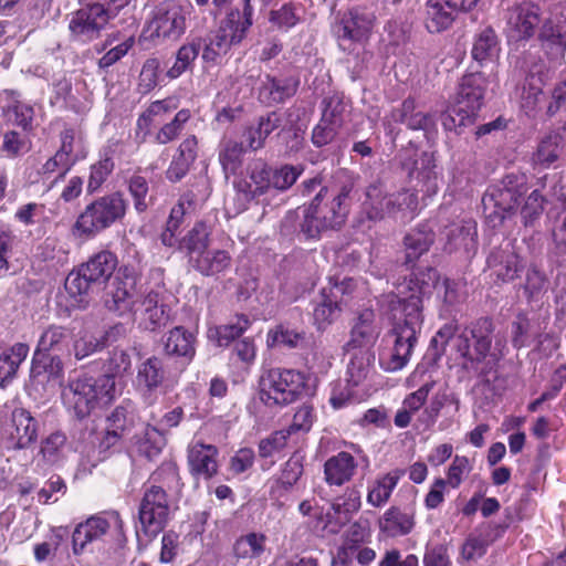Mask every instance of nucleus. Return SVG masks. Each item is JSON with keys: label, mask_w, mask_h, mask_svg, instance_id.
Returning a JSON list of instances; mask_svg holds the SVG:
<instances>
[{"label": "nucleus", "mask_w": 566, "mask_h": 566, "mask_svg": "<svg viewBox=\"0 0 566 566\" xmlns=\"http://www.w3.org/2000/svg\"><path fill=\"white\" fill-rule=\"evenodd\" d=\"M438 279L434 268L415 270L403 279L397 287L401 317L382 338V344H390L412 355L424 321L423 301L431 296Z\"/></svg>", "instance_id": "obj_1"}, {"label": "nucleus", "mask_w": 566, "mask_h": 566, "mask_svg": "<svg viewBox=\"0 0 566 566\" xmlns=\"http://www.w3.org/2000/svg\"><path fill=\"white\" fill-rule=\"evenodd\" d=\"M494 329L493 319L483 316L472 322L455 337L454 349L462 359L463 369L485 376L488 370L480 369V366L488 358L494 364L503 358L505 344L501 345L500 342H496L494 352H491Z\"/></svg>", "instance_id": "obj_2"}, {"label": "nucleus", "mask_w": 566, "mask_h": 566, "mask_svg": "<svg viewBox=\"0 0 566 566\" xmlns=\"http://www.w3.org/2000/svg\"><path fill=\"white\" fill-rule=\"evenodd\" d=\"M145 263L139 252L118 266L105 292V307L119 317L135 316L137 304L144 294Z\"/></svg>", "instance_id": "obj_3"}, {"label": "nucleus", "mask_w": 566, "mask_h": 566, "mask_svg": "<svg viewBox=\"0 0 566 566\" xmlns=\"http://www.w3.org/2000/svg\"><path fill=\"white\" fill-rule=\"evenodd\" d=\"M401 167L407 171L410 181H416L413 190L403 189L397 193L389 195V217H396L398 213L409 212L415 214L418 210V192L424 197H431L438 191V181L436 172V163L431 154L422 151L415 154V157H405L401 160Z\"/></svg>", "instance_id": "obj_4"}, {"label": "nucleus", "mask_w": 566, "mask_h": 566, "mask_svg": "<svg viewBox=\"0 0 566 566\" xmlns=\"http://www.w3.org/2000/svg\"><path fill=\"white\" fill-rule=\"evenodd\" d=\"M488 78L482 72L464 74L459 83L453 103L440 116L444 130L460 135L475 124L483 105Z\"/></svg>", "instance_id": "obj_5"}, {"label": "nucleus", "mask_w": 566, "mask_h": 566, "mask_svg": "<svg viewBox=\"0 0 566 566\" xmlns=\"http://www.w3.org/2000/svg\"><path fill=\"white\" fill-rule=\"evenodd\" d=\"M310 376L296 368L271 367L259 379V398L269 408L287 407L311 392Z\"/></svg>", "instance_id": "obj_6"}, {"label": "nucleus", "mask_w": 566, "mask_h": 566, "mask_svg": "<svg viewBox=\"0 0 566 566\" xmlns=\"http://www.w3.org/2000/svg\"><path fill=\"white\" fill-rule=\"evenodd\" d=\"M128 209V202L120 191L106 193L94 199L80 212L71 228L74 238L91 240L122 222Z\"/></svg>", "instance_id": "obj_7"}, {"label": "nucleus", "mask_w": 566, "mask_h": 566, "mask_svg": "<svg viewBox=\"0 0 566 566\" xmlns=\"http://www.w3.org/2000/svg\"><path fill=\"white\" fill-rule=\"evenodd\" d=\"M115 392V382L107 377L83 376L69 382L62 398L69 411L78 419L87 418L99 400L108 402Z\"/></svg>", "instance_id": "obj_8"}, {"label": "nucleus", "mask_w": 566, "mask_h": 566, "mask_svg": "<svg viewBox=\"0 0 566 566\" xmlns=\"http://www.w3.org/2000/svg\"><path fill=\"white\" fill-rule=\"evenodd\" d=\"M165 270L153 268L150 275L158 279L151 287H146L137 304L140 324L146 331L157 332L167 326L172 319L171 307L165 301L166 285L164 282Z\"/></svg>", "instance_id": "obj_9"}, {"label": "nucleus", "mask_w": 566, "mask_h": 566, "mask_svg": "<svg viewBox=\"0 0 566 566\" xmlns=\"http://www.w3.org/2000/svg\"><path fill=\"white\" fill-rule=\"evenodd\" d=\"M139 528L137 537L143 534L147 541L161 533L169 520V503L166 491L160 486H145L138 507Z\"/></svg>", "instance_id": "obj_10"}, {"label": "nucleus", "mask_w": 566, "mask_h": 566, "mask_svg": "<svg viewBox=\"0 0 566 566\" xmlns=\"http://www.w3.org/2000/svg\"><path fill=\"white\" fill-rule=\"evenodd\" d=\"M374 13L363 7H353L342 13L334 25V33L343 50H353L369 39L374 23Z\"/></svg>", "instance_id": "obj_11"}, {"label": "nucleus", "mask_w": 566, "mask_h": 566, "mask_svg": "<svg viewBox=\"0 0 566 566\" xmlns=\"http://www.w3.org/2000/svg\"><path fill=\"white\" fill-rule=\"evenodd\" d=\"M109 20L105 4L93 2L80 8L69 22L71 41L78 44L93 42L101 36Z\"/></svg>", "instance_id": "obj_12"}, {"label": "nucleus", "mask_w": 566, "mask_h": 566, "mask_svg": "<svg viewBox=\"0 0 566 566\" xmlns=\"http://www.w3.org/2000/svg\"><path fill=\"white\" fill-rule=\"evenodd\" d=\"M39 422L24 408H14L2 426L0 440L7 450H23L36 442Z\"/></svg>", "instance_id": "obj_13"}, {"label": "nucleus", "mask_w": 566, "mask_h": 566, "mask_svg": "<svg viewBox=\"0 0 566 566\" xmlns=\"http://www.w3.org/2000/svg\"><path fill=\"white\" fill-rule=\"evenodd\" d=\"M186 31V17L182 8L174 2H163L159 4L153 19L148 22L144 33L151 41L155 40H177Z\"/></svg>", "instance_id": "obj_14"}, {"label": "nucleus", "mask_w": 566, "mask_h": 566, "mask_svg": "<svg viewBox=\"0 0 566 566\" xmlns=\"http://www.w3.org/2000/svg\"><path fill=\"white\" fill-rule=\"evenodd\" d=\"M350 191L352 186L348 185H344L336 192L324 186L310 202L315 213L328 218L326 226L329 230L339 229L345 223L348 214L346 200Z\"/></svg>", "instance_id": "obj_15"}, {"label": "nucleus", "mask_w": 566, "mask_h": 566, "mask_svg": "<svg viewBox=\"0 0 566 566\" xmlns=\"http://www.w3.org/2000/svg\"><path fill=\"white\" fill-rule=\"evenodd\" d=\"M114 526L118 532L123 531L124 522L118 512L113 511L103 515H94L80 523L72 534V546L75 555L82 554L86 546L101 539Z\"/></svg>", "instance_id": "obj_16"}, {"label": "nucleus", "mask_w": 566, "mask_h": 566, "mask_svg": "<svg viewBox=\"0 0 566 566\" xmlns=\"http://www.w3.org/2000/svg\"><path fill=\"white\" fill-rule=\"evenodd\" d=\"M542 22L541 8L524 1L507 10L506 32L509 39L521 42L532 39Z\"/></svg>", "instance_id": "obj_17"}, {"label": "nucleus", "mask_w": 566, "mask_h": 566, "mask_svg": "<svg viewBox=\"0 0 566 566\" xmlns=\"http://www.w3.org/2000/svg\"><path fill=\"white\" fill-rule=\"evenodd\" d=\"M233 187L238 195L242 196L244 200L242 210H245L247 203L270 190L271 166L262 158L252 159L247 166V176L235 179Z\"/></svg>", "instance_id": "obj_18"}, {"label": "nucleus", "mask_w": 566, "mask_h": 566, "mask_svg": "<svg viewBox=\"0 0 566 566\" xmlns=\"http://www.w3.org/2000/svg\"><path fill=\"white\" fill-rule=\"evenodd\" d=\"M218 458L216 446L201 441L191 443L187 453L189 473L196 479L211 480L219 473Z\"/></svg>", "instance_id": "obj_19"}, {"label": "nucleus", "mask_w": 566, "mask_h": 566, "mask_svg": "<svg viewBox=\"0 0 566 566\" xmlns=\"http://www.w3.org/2000/svg\"><path fill=\"white\" fill-rule=\"evenodd\" d=\"M379 535L384 538L407 536L416 526V509L389 506L377 521Z\"/></svg>", "instance_id": "obj_20"}, {"label": "nucleus", "mask_w": 566, "mask_h": 566, "mask_svg": "<svg viewBox=\"0 0 566 566\" xmlns=\"http://www.w3.org/2000/svg\"><path fill=\"white\" fill-rule=\"evenodd\" d=\"M137 388L144 401L151 406L156 402V391L161 389L166 380L164 361L157 356L148 357L137 369Z\"/></svg>", "instance_id": "obj_21"}, {"label": "nucleus", "mask_w": 566, "mask_h": 566, "mask_svg": "<svg viewBox=\"0 0 566 566\" xmlns=\"http://www.w3.org/2000/svg\"><path fill=\"white\" fill-rule=\"evenodd\" d=\"M358 465L359 462L352 452L339 451L324 462V481L331 488H340L354 479Z\"/></svg>", "instance_id": "obj_22"}, {"label": "nucleus", "mask_w": 566, "mask_h": 566, "mask_svg": "<svg viewBox=\"0 0 566 566\" xmlns=\"http://www.w3.org/2000/svg\"><path fill=\"white\" fill-rule=\"evenodd\" d=\"M3 104L1 105V115L6 123L20 127L25 133H32L34 108L30 104L22 102L19 94L14 91H4L0 95Z\"/></svg>", "instance_id": "obj_23"}, {"label": "nucleus", "mask_w": 566, "mask_h": 566, "mask_svg": "<svg viewBox=\"0 0 566 566\" xmlns=\"http://www.w3.org/2000/svg\"><path fill=\"white\" fill-rule=\"evenodd\" d=\"M211 234V227L206 221L198 220L179 240L178 251L187 258L189 266L209 249Z\"/></svg>", "instance_id": "obj_24"}, {"label": "nucleus", "mask_w": 566, "mask_h": 566, "mask_svg": "<svg viewBox=\"0 0 566 566\" xmlns=\"http://www.w3.org/2000/svg\"><path fill=\"white\" fill-rule=\"evenodd\" d=\"M73 333L61 325L52 324L48 326L39 337L35 348V356L40 354H53L71 358Z\"/></svg>", "instance_id": "obj_25"}, {"label": "nucleus", "mask_w": 566, "mask_h": 566, "mask_svg": "<svg viewBox=\"0 0 566 566\" xmlns=\"http://www.w3.org/2000/svg\"><path fill=\"white\" fill-rule=\"evenodd\" d=\"M490 276L495 284L513 281L522 270L520 256L510 250L494 249L486 259Z\"/></svg>", "instance_id": "obj_26"}, {"label": "nucleus", "mask_w": 566, "mask_h": 566, "mask_svg": "<svg viewBox=\"0 0 566 566\" xmlns=\"http://www.w3.org/2000/svg\"><path fill=\"white\" fill-rule=\"evenodd\" d=\"M198 139L196 135L187 136L177 147L171 161L165 172L167 180L178 182L189 172L197 159Z\"/></svg>", "instance_id": "obj_27"}, {"label": "nucleus", "mask_w": 566, "mask_h": 566, "mask_svg": "<svg viewBox=\"0 0 566 566\" xmlns=\"http://www.w3.org/2000/svg\"><path fill=\"white\" fill-rule=\"evenodd\" d=\"M298 86L297 77H276L268 74L259 88V97L268 105L283 104L296 94Z\"/></svg>", "instance_id": "obj_28"}, {"label": "nucleus", "mask_w": 566, "mask_h": 566, "mask_svg": "<svg viewBox=\"0 0 566 566\" xmlns=\"http://www.w3.org/2000/svg\"><path fill=\"white\" fill-rule=\"evenodd\" d=\"M434 242V232L427 224H420L411 229L403 238L405 264L415 270L427 269L428 266H416L421 255L427 253Z\"/></svg>", "instance_id": "obj_29"}, {"label": "nucleus", "mask_w": 566, "mask_h": 566, "mask_svg": "<svg viewBox=\"0 0 566 566\" xmlns=\"http://www.w3.org/2000/svg\"><path fill=\"white\" fill-rule=\"evenodd\" d=\"M197 336L184 326H175L164 337V352L167 356L189 364L196 356Z\"/></svg>", "instance_id": "obj_30"}, {"label": "nucleus", "mask_w": 566, "mask_h": 566, "mask_svg": "<svg viewBox=\"0 0 566 566\" xmlns=\"http://www.w3.org/2000/svg\"><path fill=\"white\" fill-rule=\"evenodd\" d=\"M459 11L454 0H428L426 3L424 24L430 33H439L449 29Z\"/></svg>", "instance_id": "obj_31"}, {"label": "nucleus", "mask_w": 566, "mask_h": 566, "mask_svg": "<svg viewBox=\"0 0 566 566\" xmlns=\"http://www.w3.org/2000/svg\"><path fill=\"white\" fill-rule=\"evenodd\" d=\"M478 224L473 219H463L452 223L447 230L446 251H464L469 253L476 248Z\"/></svg>", "instance_id": "obj_32"}, {"label": "nucleus", "mask_w": 566, "mask_h": 566, "mask_svg": "<svg viewBox=\"0 0 566 566\" xmlns=\"http://www.w3.org/2000/svg\"><path fill=\"white\" fill-rule=\"evenodd\" d=\"M310 342V335L304 328L292 327L287 323H280L270 328L266 334L269 348L297 349L304 348Z\"/></svg>", "instance_id": "obj_33"}, {"label": "nucleus", "mask_w": 566, "mask_h": 566, "mask_svg": "<svg viewBox=\"0 0 566 566\" xmlns=\"http://www.w3.org/2000/svg\"><path fill=\"white\" fill-rule=\"evenodd\" d=\"M88 274L91 281L97 286L105 284L117 271V255L109 250H101L92 254L88 260L81 264Z\"/></svg>", "instance_id": "obj_34"}, {"label": "nucleus", "mask_w": 566, "mask_h": 566, "mask_svg": "<svg viewBox=\"0 0 566 566\" xmlns=\"http://www.w3.org/2000/svg\"><path fill=\"white\" fill-rule=\"evenodd\" d=\"M564 150V138L557 132H549L539 138L535 151L532 154V164L535 167L548 169L560 158Z\"/></svg>", "instance_id": "obj_35"}, {"label": "nucleus", "mask_w": 566, "mask_h": 566, "mask_svg": "<svg viewBox=\"0 0 566 566\" xmlns=\"http://www.w3.org/2000/svg\"><path fill=\"white\" fill-rule=\"evenodd\" d=\"M243 39L234 29H230L224 21L223 25L206 43L202 50V60L207 63H217L219 57L227 54L232 45L239 44Z\"/></svg>", "instance_id": "obj_36"}, {"label": "nucleus", "mask_w": 566, "mask_h": 566, "mask_svg": "<svg viewBox=\"0 0 566 566\" xmlns=\"http://www.w3.org/2000/svg\"><path fill=\"white\" fill-rule=\"evenodd\" d=\"M232 256L224 249H208L190 268L202 276H218L230 270Z\"/></svg>", "instance_id": "obj_37"}, {"label": "nucleus", "mask_w": 566, "mask_h": 566, "mask_svg": "<svg viewBox=\"0 0 566 566\" xmlns=\"http://www.w3.org/2000/svg\"><path fill=\"white\" fill-rule=\"evenodd\" d=\"M251 319L241 313L234 315V321L209 328L208 336L216 340L219 347H229L251 327Z\"/></svg>", "instance_id": "obj_38"}, {"label": "nucleus", "mask_w": 566, "mask_h": 566, "mask_svg": "<svg viewBox=\"0 0 566 566\" xmlns=\"http://www.w3.org/2000/svg\"><path fill=\"white\" fill-rule=\"evenodd\" d=\"M115 144L105 146L99 151V158L91 165L86 190L90 195L98 191L115 169Z\"/></svg>", "instance_id": "obj_39"}, {"label": "nucleus", "mask_w": 566, "mask_h": 566, "mask_svg": "<svg viewBox=\"0 0 566 566\" xmlns=\"http://www.w3.org/2000/svg\"><path fill=\"white\" fill-rule=\"evenodd\" d=\"M402 469H395L378 476L368 488L367 503L374 507L384 506L390 499L399 480L403 476Z\"/></svg>", "instance_id": "obj_40"}, {"label": "nucleus", "mask_w": 566, "mask_h": 566, "mask_svg": "<svg viewBox=\"0 0 566 566\" xmlns=\"http://www.w3.org/2000/svg\"><path fill=\"white\" fill-rule=\"evenodd\" d=\"M346 382L349 387H363L373 371L375 354L373 350L349 352Z\"/></svg>", "instance_id": "obj_41"}, {"label": "nucleus", "mask_w": 566, "mask_h": 566, "mask_svg": "<svg viewBox=\"0 0 566 566\" xmlns=\"http://www.w3.org/2000/svg\"><path fill=\"white\" fill-rule=\"evenodd\" d=\"M200 51V39L182 44L176 52L175 63L166 71L165 76L172 81L179 78L186 72H192Z\"/></svg>", "instance_id": "obj_42"}, {"label": "nucleus", "mask_w": 566, "mask_h": 566, "mask_svg": "<svg viewBox=\"0 0 566 566\" xmlns=\"http://www.w3.org/2000/svg\"><path fill=\"white\" fill-rule=\"evenodd\" d=\"M388 197L380 181L373 182L367 187L363 208L369 220L378 221L389 217Z\"/></svg>", "instance_id": "obj_43"}, {"label": "nucleus", "mask_w": 566, "mask_h": 566, "mask_svg": "<svg viewBox=\"0 0 566 566\" xmlns=\"http://www.w3.org/2000/svg\"><path fill=\"white\" fill-rule=\"evenodd\" d=\"M289 438V431L281 429L259 441L258 454L262 461L263 471L270 470L275 464L273 457L286 448Z\"/></svg>", "instance_id": "obj_44"}, {"label": "nucleus", "mask_w": 566, "mask_h": 566, "mask_svg": "<svg viewBox=\"0 0 566 566\" xmlns=\"http://www.w3.org/2000/svg\"><path fill=\"white\" fill-rule=\"evenodd\" d=\"M521 196L522 191H512L500 187H493L483 199L484 202L485 200L492 201L496 208L494 213L490 214L489 218L492 221L497 220L500 224L503 223L506 218V213L515 210Z\"/></svg>", "instance_id": "obj_45"}, {"label": "nucleus", "mask_w": 566, "mask_h": 566, "mask_svg": "<svg viewBox=\"0 0 566 566\" xmlns=\"http://www.w3.org/2000/svg\"><path fill=\"white\" fill-rule=\"evenodd\" d=\"M120 328L122 326H113L107 329L99 338L92 335H84L77 339L73 338L71 344L72 354L74 355L75 359L82 360L97 352L103 350L107 346L109 338L115 336V334H117Z\"/></svg>", "instance_id": "obj_46"}, {"label": "nucleus", "mask_w": 566, "mask_h": 566, "mask_svg": "<svg viewBox=\"0 0 566 566\" xmlns=\"http://www.w3.org/2000/svg\"><path fill=\"white\" fill-rule=\"evenodd\" d=\"M29 354L25 343H15L0 355V386L12 380Z\"/></svg>", "instance_id": "obj_47"}, {"label": "nucleus", "mask_w": 566, "mask_h": 566, "mask_svg": "<svg viewBox=\"0 0 566 566\" xmlns=\"http://www.w3.org/2000/svg\"><path fill=\"white\" fill-rule=\"evenodd\" d=\"M165 446L166 438L164 433L150 424H147L145 429L136 436V450L139 455L148 460L157 458Z\"/></svg>", "instance_id": "obj_48"}, {"label": "nucleus", "mask_w": 566, "mask_h": 566, "mask_svg": "<svg viewBox=\"0 0 566 566\" xmlns=\"http://www.w3.org/2000/svg\"><path fill=\"white\" fill-rule=\"evenodd\" d=\"M377 337L378 333L373 322L360 317L352 328L350 339L345 348L347 352L373 350Z\"/></svg>", "instance_id": "obj_49"}, {"label": "nucleus", "mask_w": 566, "mask_h": 566, "mask_svg": "<svg viewBox=\"0 0 566 566\" xmlns=\"http://www.w3.org/2000/svg\"><path fill=\"white\" fill-rule=\"evenodd\" d=\"M438 281H440V274L438 273ZM437 297L440 300L441 304L439 307L440 316H451L457 311V306L462 303L463 297L459 289V283L454 280L446 277L441 285L437 282L436 287Z\"/></svg>", "instance_id": "obj_50"}, {"label": "nucleus", "mask_w": 566, "mask_h": 566, "mask_svg": "<svg viewBox=\"0 0 566 566\" xmlns=\"http://www.w3.org/2000/svg\"><path fill=\"white\" fill-rule=\"evenodd\" d=\"M281 125V116L276 112H270L261 116L255 127L247 130V140L251 149L258 150L264 146L266 138Z\"/></svg>", "instance_id": "obj_51"}, {"label": "nucleus", "mask_w": 566, "mask_h": 566, "mask_svg": "<svg viewBox=\"0 0 566 566\" xmlns=\"http://www.w3.org/2000/svg\"><path fill=\"white\" fill-rule=\"evenodd\" d=\"M64 356H57L53 354H40V356H33L31 365V375L36 378L42 375H46L48 381L61 380L64 376Z\"/></svg>", "instance_id": "obj_52"}, {"label": "nucleus", "mask_w": 566, "mask_h": 566, "mask_svg": "<svg viewBox=\"0 0 566 566\" xmlns=\"http://www.w3.org/2000/svg\"><path fill=\"white\" fill-rule=\"evenodd\" d=\"M323 123L336 125L340 128L345 125L346 114L348 111V102L340 93H333L325 96L321 103Z\"/></svg>", "instance_id": "obj_53"}, {"label": "nucleus", "mask_w": 566, "mask_h": 566, "mask_svg": "<svg viewBox=\"0 0 566 566\" xmlns=\"http://www.w3.org/2000/svg\"><path fill=\"white\" fill-rule=\"evenodd\" d=\"M265 543L266 536L263 533H248L234 542L233 555L237 559L259 558L265 551Z\"/></svg>", "instance_id": "obj_54"}, {"label": "nucleus", "mask_w": 566, "mask_h": 566, "mask_svg": "<svg viewBox=\"0 0 566 566\" xmlns=\"http://www.w3.org/2000/svg\"><path fill=\"white\" fill-rule=\"evenodd\" d=\"M149 486H160L164 491L180 490L182 488L179 468L174 461L163 462L149 476Z\"/></svg>", "instance_id": "obj_55"}, {"label": "nucleus", "mask_w": 566, "mask_h": 566, "mask_svg": "<svg viewBox=\"0 0 566 566\" xmlns=\"http://www.w3.org/2000/svg\"><path fill=\"white\" fill-rule=\"evenodd\" d=\"M127 191L133 200L134 209L137 213H145L150 205L149 182L140 170L134 172L126 180Z\"/></svg>", "instance_id": "obj_56"}, {"label": "nucleus", "mask_w": 566, "mask_h": 566, "mask_svg": "<svg viewBox=\"0 0 566 566\" xmlns=\"http://www.w3.org/2000/svg\"><path fill=\"white\" fill-rule=\"evenodd\" d=\"M191 118V112L188 108H181L178 111L174 118L165 123L155 134V143L159 145H167L177 140L182 130L185 129L186 124Z\"/></svg>", "instance_id": "obj_57"}, {"label": "nucleus", "mask_w": 566, "mask_h": 566, "mask_svg": "<svg viewBox=\"0 0 566 566\" xmlns=\"http://www.w3.org/2000/svg\"><path fill=\"white\" fill-rule=\"evenodd\" d=\"M497 35L493 28L486 27L475 35L471 54L473 60L482 63L491 59L497 52Z\"/></svg>", "instance_id": "obj_58"}, {"label": "nucleus", "mask_w": 566, "mask_h": 566, "mask_svg": "<svg viewBox=\"0 0 566 566\" xmlns=\"http://www.w3.org/2000/svg\"><path fill=\"white\" fill-rule=\"evenodd\" d=\"M321 297V302L313 310V319L317 329H325L339 314L340 306L338 300L327 293V289L322 290Z\"/></svg>", "instance_id": "obj_59"}, {"label": "nucleus", "mask_w": 566, "mask_h": 566, "mask_svg": "<svg viewBox=\"0 0 566 566\" xmlns=\"http://www.w3.org/2000/svg\"><path fill=\"white\" fill-rule=\"evenodd\" d=\"M103 369L104 374L101 377H107L115 382L116 377H123L130 373V355L122 348H113L103 365Z\"/></svg>", "instance_id": "obj_60"}, {"label": "nucleus", "mask_w": 566, "mask_h": 566, "mask_svg": "<svg viewBox=\"0 0 566 566\" xmlns=\"http://www.w3.org/2000/svg\"><path fill=\"white\" fill-rule=\"evenodd\" d=\"M245 148L242 143L228 140L219 153V161L226 174L237 176L243 164Z\"/></svg>", "instance_id": "obj_61"}, {"label": "nucleus", "mask_w": 566, "mask_h": 566, "mask_svg": "<svg viewBox=\"0 0 566 566\" xmlns=\"http://www.w3.org/2000/svg\"><path fill=\"white\" fill-rule=\"evenodd\" d=\"M95 285L81 264L69 273L64 283L67 294L75 300L78 298V301L87 296Z\"/></svg>", "instance_id": "obj_62"}, {"label": "nucleus", "mask_w": 566, "mask_h": 566, "mask_svg": "<svg viewBox=\"0 0 566 566\" xmlns=\"http://www.w3.org/2000/svg\"><path fill=\"white\" fill-rule=\"evenodd\" d=\"M161 64L158 57H148L142 65L138 75L137 91L142 95L149 94L159 84Z\"/></svg>", "instance_id": "obj_63"}, {"label": "nucleus", "mask_w": 566, "mask_h": 566, "mask_svg": "<svg viewBox=\"0 0 566 566\" xmlns=\"http://www.w3.org/2000/svg\"><path fill=\"white\" fill-rule=\"evenodd\" d=\"M30 134L22 129L21 132L7 130L2 137L1 151L9 158H15L28 153L31 148Z\"/></svg>", "instance_id": "obj_64"}]
</instances>
